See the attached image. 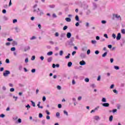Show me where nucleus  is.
<instances>
[{"label": "nucleus", "instance_id": "1", "mask_svg": "<svg viewBox=\"0 0 125 125\" xmlns=\"http://www.w3.org/2000/svg\"><path fill=\"white\" fill-rule=\"evenodd\" d=\"M37 12V14L38 15H40V16H42L43 14V12H42V11L41 10L40 8L38 9V11H37L36 9H34L33 10V12Z\"/></svg>", "mask_w": 125, "mask_h": 125}, {"label": "nucleus", "instance_id": "2", "mask_svg": "<svg viewBox=\"0 0 125 125\" xmlns=\"http://www.w3.org/2000/svg\"><path fill=\"white\" fill-rule=\"evenodd\" d=\"M10 74V71L9 70H5V72L3 73V75L4 77H7Z\"/></svg>", "mask_w": 125, "mask_h": 125}, {"label": "nucleus", "instance_id": "3", "mask_svg": "<svg viewBox=\"0 0 125 125\" xmlns=\"http://www.w3.org/2000/svg\"><path fill=\"white\" fill-rule=\"evenodd\" d=\"M113 17H115V18H117L118 19V20H120V21L122 20V18H121V16H118V14H114L113 15Z\"/></svg>", "mask_w": 125, "mask_h": 125}, {"label": "nucleus", "instance_id": "4", "mask_svg": "<svg viewBox=\"0 0 125 125\" xmlns=\"http://www.w3.org/2000/svg\"><path fill=\"white\" fill-rule=\"evenodd\" d=\"M121 38H122V35H121V33H118L117 37H116L117 41H120V40H121Z\"/></svg>", "mask_w": 125, "mask_h": 125}, {"label": "nucleus", "instance_id": "5", "mask_svg": "<svg viewBox=\"0 0 125 125\" xmlns=\"http://www.w3.org/2000/svg\"><path fill=\"white\" fill-rule=\"evenodd\" d=\"M104 107H109L110 106V104L108 103H105L102 104Z\"/></svg>", "mask_w": 125, "mask_h": 125}, {"label": "nucleus", "instance_id": "6", "mask_svg": "<svg viewBox=\"0 0 125 125\" xmlns=\"http://www.w3.org/2000/svg\"><path fill=\"white\" fill-rule=\"evenodd\" d=\"M30 47L29 46H27L24 48V50L25 52L27 51V50H30Z\"/></svg>", "mask_w": 125, "mask_h": 125}, {"label": "nucleus", "instance_id": "7", "mask_svg": "<svg viewBox=\"0 0 125 125\" xmlns=\"http://www.w3.org/2000/svg\"><path fill=\"white\" fill-rule=\"evenodd\" d=\"M79 63L81 66H83V65H85V62H84V61H82L80 62Z\"/></svg>", "mask_w": 125, "mask_h": 125}, {"label": "nucleus", "instance_id": "8", "mask_svg": "<svg viewBox=\"0 0 125 125\" xmlns=\"http://www.w3.org/2000/svg\"><path fill=\"white\" fill-rule=\"evenodd\" d=\"M66 36L68 39H70V38H71V37L72 36V34H71V33L68 32L66 34Z\"/></svg>", "mask_w": 125, "mask_h": 125}, {"label": "nucleus", "instance_id": "9", "mask_svg": "<svg viewBox=\"0 0 125 125\" xmlns=\"http://www.w3.org/2000/svg\"><path fill=\"white\" fill-rule=\"evenodd\" d=\"M80 57L81 58L83 59V58H85V54H83V53H81L80 54Z\"/></svg>", "mask_w": 125, "mask_h": 125}, {"label": "nucleus", "instance_id": "10", "mask_svg": "<svg viewBox=\"0 0 125 125\" xmlns=\"http://www.w3.org/2000/svg\"><path fill=\"white\" fill-rule=\"evenodd\" d=\"M72 65H73V63H72L71 62H68L67 63V66L68 67H71L72 66Z\"/></svg>", "mask_w": 125, "mask_h": 125}, {"label": "nucleus", "instance_id": "11", "mask_svg": "<svg viewBox=\"0 0 125 125\" xmlns=\"http://www.w3.org/2000/svg\"><path fill=\"white\" fill-rule=\"evenodd\" d=\"M53 54V52L52 51H50L47 53V55L48 56H50Z\"/></svg>", "mask_w": 125, "mask_h": 125}, {"label": "nucleus", "instance_id": "12", "mask_svg": "<svg viewBox=\"0 0 125 125\" xmlns=\"http://www.w3.org/2000/svg\"><path fill=\"white\" fill-rule=\"evenodd\" d=\"M65 21H66V22H71V20L70 18H65Z\"/></svg>", "mask_w": 125, "mask_h": 125}, {"label": "nucleus", "instance_id": "13", "mask_svg": "<svg viewBox=\"0 0 125 125\" xmlns=\"http://www.w3.org/2000/svg\"><path fill=\"white\" fill-rule=\"evenodd\" d=\"M12 44V45H13V46H14V45H17V44H18L17 42L13 41Z\"/></svg>", "mask_w": 125, "mask_h": 125}, {"label": "nucleus", "instance_id": "14", "mask_svg": "<svg viewBox=\"0 0 125 125\" xmlns=\"http://www.w3.org/2000/svg\"><path fill=\"white\" fill-rule=\"evenodd\" d=\"M69 45H70V46H74V45H75V44H74V43H73V42H70L68 43Z\"/></svg>", "mask_w": 125, "mask_h": 125}, {"label": "nucleus", "instance_id": "15", "mask_svg": "<svg viewBox=\"0 0 125 125\" xmlns=\"http://www.w3.org/2000/svg\"><path fill=\"white\" fill-rule=\"evenodd\" d=\"M87 47L86 46L83 47L82 49V51H85V50H87Z\"/></svg>", "mask_w": 125, "mask_h": 125}, {"label": "nucleus", "instance_id": "16", "mask_svg": "<svg viewBox=\"0 0 125 125\" xmlns=\"http://www.w3.org/2000/svg\"><path fill=\"white\" fill-rule=\"evenodd\" d=\"M47 61L49 63H50V62H51V61H52V57H50V58H48Z\"/></svg>", "mask_w": 125, "mask_h": 125}, {"label": "nucleus", "instance_id": "17", "mask_svg": "<svg viewBox=\"0 0 125 125\" xmlns=\"http://www.w3.org/2000/svg\"><path fill=\"white\" fill-rule=\"evenodd\" d=\"M75 20H76L77 21H80V18H79V16L76 15L75 16Z\"/></svg>", "mask_w": 125, "mask_h": 125}, {"label": "nucleus", "instance_id": "18", "mask_svg": "<svg viewBox=\"0 0 125 125\" xmlns=\"http://www.w3.org/2000/svg\"><path fill=\"white\" fill-rule=\"evenodd\" d=\"M71 55V54L68 53V55L65 57V59H69L70 58V56Z\"/></svg>", "mask_w": 125, "mask_h": 125}, {"label": "nucleus", "instance_id": "19", "mask_svg": "<svg viewBox=\"0 0 125 125\" xmlns=\"http://www.w3.org/2000/svg\"><path fill=\"white\" fill-rule=\"evenodd\" d=\"M30 102L33 107H36V104H35V102H33V101H30Z\"/></svg>", "mask_w": 125, "mask_h": 125}, {"label": "nucleus", "instance_id": "20", "mask_svg": "<svg viewBox=\"0 0 125 125\" xmlns=\"http://www.w3.org/2000/svg\"><path fill=\"white\" fill-rule=\"evenodd\" d=\"M107 56V52H104L103 55H102V57H106Z\"/></svg>", "mask_w": 125, "mask_h": 125}, {"label": "nucleus", "instance_id": "21", "mask_svg": "<svg viewBox=\"0 0 125 125\" xmlns=\"http://www.w3.org/2000/svg\"><path fill=\"white\" fill-rule=\"evenodd\" d=\"M114 69H115V70H119L120 69V67L117 66V65H115L114 66Z\"/></svg>", "mask_w": 125, "mask_h": 125}, {"label": "nucleus", "instance_id": "22", "mask_svg": "<svg viewBox=\"0 0 125 125\" xmlns=\"http://www.w3.org/2000/svg\"><path fill=\"white\" fill-rule=\"evenodd\" d=\"M109 122H112V121H113V115H111L110 117H109Z\"/></svg>", "mask_w": 125, "mask_h": 125}, {"label": "nucleus", "instance_id": "23", "mask_svg": "<svg viewBox=\"0 0 125 125\" xmlns=\"http://www.w3.org/2000/svg\"><path fill=\"white\" fill-rule=\"evenodd\" d=\"M68 29V26L66 25H65L63 28V31H66V30H67Z\"/></svg>", "mask_w": 125, "mask_h": 125}, {"label": "nucleus", "instance_id": "24", "mask_svg": "<svg viewBox=\"0 0 125 125\" xmlns=\"http://www.w3.org/2000/svg\"><path fill=\"white\" fill-rule=\"evenodd\" d=\"M102 102H107V100H106V98H103L102 100Z\"/></svg>", "mask_w": 125, "mask_h": 125}, {"label": "nucleus", "instance_id": "25", "mask_svg": "<svg viewBox=\"0 0 125 125\" xmlns=\"http://www.w3.org/2000/svg\"><path fill=\"white\" fill-rule=\"evenodd\" d=\"M16 50V48L15 47H13L11 48V51H15Z\"/></svg>", "mask_w": 125, "mask_h": 125}, {"label": "nucleus", "instance_id": "26", "mask_svg": "<svg viewBox=\"0 0 125 125\" xmlns=\"http://www.w3.org/2000/svg\"><path fill=\"white\" fill-rule=\"evenodd\" d=\"M42 117H43V115H42V114L39 113V118H40L41 119V118H42Z\"/></svg>", "mask_w": 125, "mask_h": 125}, {"label": "nucleus", "instance_id": "27", "mask_svg": "<svg viewBox=\"0 0 125 125\" xmlns=\"http://www.w3.org/2000/svg\"><path fill=\"white\" fill-rule=\"evenodd\" d=\"M65 35L66 34L65 33H62L61 34V38H64L65 37Z\"/></svg>", "mask_w": 125, "mask_h": 125}, {"label": "nucleus", "instance_id": "28", "mask_svg": "<svg viewBox=\"0 0 125 125\" xmlns=\"http://www.w3.org/2000/svg\"><path fill=\"white\" fill-rule=\"evenodd\" d=\"M90 86L91 87H92V88L96 87V86H95V84H92L90 85Z\"/></svg>", "mask_w": 125, "mask_h": 125}, {"label": "nucleus", "instance_id": "29", "mask_svg": "<svg viewBox=\"0 0 125 125\" xmlns=\"http://www.w3.org/2000/svg\"><path fill=\"white\" fill-rule=\"evenodd\" d=\"M112 38H113V39H116V38H117V36H116V34H115V33L112 34Z\"/></svg>", "mask_w": 125, "mask_h": 125}, {"label": "nucleus", "instance_id": "30", "mask_svg": "<svg viewBox=\"0 0 125 125\" xmlns=\"http://www.w3.org/2000/svg\"><path fill=\"white\" fill-rule=\"evenodd\" d=\"M121 33L122 34H123L124 35H125V29H123L121 30Z\"/></svg>", "mask_w": 125, "mask_h": 125}, {"label": "nucleus", "instance_id": "31", "mask_svg": "<svg viewBox=\"0 0 125 125\" xmlns=\"http://www.w3.org/2000/svg\"><path fill=\"white\" fill-rule=\"evenodd\" d=\"M94 119H95L96 121H98V120H99L100 118H99V116H95V117H94Z\"/></svg>", "mask_w": 125, "mask_h": 125}, {"label": "nucleus", "instance_id": "32", "mask_svg": "<svg viewBox=\"0 0 125 125\" xmlns=\"http://www.w3.org/2000/svg\"><path fill=\"white\" fill-rule=\"evenodd\" d=\"M91 43L93 44H95V43H96V41H95V40H92L91 41Z\"/></svg>", "mask_w": 125, "mask_h": 125}, {"label": "nucleus", "instance_id": "33", "mask_svg": "<svg viewBox=\"0 0 125 125\" xmlns=\"http://www.w3.org/2000/svg\"><path fill=\"white\" fill-rule=\"evenodd\" d=\"M84 81L86 83H88V82H89V79H88V78H86L84 79Z\"/></svg>", "mask_w": 125, "mask_h": 125}, {"label": "nucleus", "instance_id": "34", "mask_svg": "<svg viewBox=\"0 0 125 125\" xmlns=\"http://www.w3.org/2000/svg\"><path fill=\"white\" fill-rule=\"evenodd\" d=\"M15 90V89H14V88H11L10 89V91L11 92H14Z\"/></svg>", "mask_w": 125, "mask_h": 125}, {"label": "nucleus", "instance_id": "35", "mask_svg": "<svg viewBox=\"0 0 125 125\" xmlns=\"http://www.w3.org/2000/svg\"><path fill=\"white\" fill-rule=\"evenodd\" d=\"M113 91L114 93H116V94H118V93H119V92H118V90H116V89L113 90Z\"/></svg>", "mask_w": 125, "mask_h": 125}, {"label": "nucleus", "instance_id": "36", "mask_svg": "<svg viewBox=\"0 0 125 125\" xmlns=\"http://www.w3.org/2000/svg\"><path fill=\"white\" fill-rule=\"evenodd\" d=\"M56 117H57V118H59V117H60V113L59 112L56 113Z\"/></svg>", "mask_w": 125, "mask_h": 125}, {"label": "nucleus", "instance_id": "37", "mask_svg": "<svg viewBox=\"0 0 125 125\" xmlns=\"http://www.w3.org/2000/svg\"><path fill=\"white\" fill-rule=\"evenodd\" d=\"M49 6L50 7V8H54L55 7V5H50Z\"/></svg>", "mask_w": 125, "mask_h": 125}, {"label": "nucleus", "instance_id": "38", "mask_svg": "<svg viewBox=\"0 0 125 125\" xmlns=\"http://www.w3.org/2000/svg\"><path fill=\"white\" fill-rule=\"evenodd\" d=\"M63 51H62V50H61V51H60V55L61 56H62V55H63Z\"/></svg>", "mask_w": 125, "mask_h": 125}, {"label": "nucleus", "instance_id": "39", "mask_svg": "<svg viewBox=\"0 0 125 125\" xmlns=\"http://www.w3.org/2000/svg\"><path fill=\"white\" fill-rule=\"evenodd\" d=\"M26 108H27V110L31 108V106L30 105V104H28L27 105L25 106Z\"/></svg>", "mask_w": 125, "mask_h": 125}, {"label": "nucleus", "instance_id": "40", "mask_svg": "<svg viewBox=\"0 0 125 125\" xmlns=\"http://www.w3.org/2000/svg\"><path fill=\"white\" fill-rule=\"evenodd\" d=\"M3 20H4L5 21H6V20H8V18H7V17H6V16H4L3 17Z\"/></svg>", "mask_w": 125, "mask_h": 125}, {"label": "nucleus", "instance_id": "41", "mask_svg": "<svg viewBox=\"0 0 125 125\" xmlns=\"http://www.w3.org/2000/svg\"><path fill=\"white\" fill-rule=\"evenodd\" d=\"M29 62V59L28 58H26L25 60V62L28 63Z\"/></svg>", "mask_w": 125, "mask_h": 125}, {"label": "nucleus", "instance_id": "42", "mask_svg": "<svg viewBox=\"0 0 125 125\" xmlns=\"http://www.w3.org/2000/svg\"><path fill=\"white\" fill-rule=\"evenodd\" d=\"M22 69H23V66H22V65H20L19 67V69L20 70V71H21Z\"/></svg>", "mask_w": 125, "mask_h": 125}, {"label": "nucleus", "instance_id": "43", "mask_svg": "<svg viewBox=\"0 0 125 125\" xmlns=\"http://www.w3.org/2000/svg\"><path fill=\"white\" fill-rule=\"evenodd\" d=\"M18 122L19 123V124H21V123H22V120H21V119H19L18 120Z\"/></svg>", "mask_w": 125, "mask_h": 125}, {"label": "nucleus", "instance_id": "44", "mask_svg": "<svg viewBox=\"0 0 125 125\" xmlns=\"http://www.w3.org/2000/svg\"><path fill=\"white\" fill-rule=\"evenodd\" d=\"M5 62H6V63H7V64L9 63V62H9V59H6V61H5Z\"/></svg>", "mask_w": 125, "mask_h": 125}, {"label": "nucleus", "instance_id": "45", "mask_svg": "<svg viewBox=\"0 0 125 125\" xmlns=\"http://www.w3.org/2000/svg\"><path fill=\"white\" fill-rule=\"evenodd\" d=\"M58 108H59V109L62 108V104H59L58 105Z\"/></svg>", "mask_w": 125, "mask_h": 125}, {"label": "nucleus", "instance_id": "46", "mask_svg": "<svg viewBox=\"0 0 125 125\" xmlns=\"http://www.w3.org/2000/svg\"><path fill=\"white\" fill-rule=\"evenodd\" d=\"M114 86H115V85L114 84H112L111 85V86L110 87V88L111 89H112L114 88Z\"/></svg>", "mask_w": 125, "mask_h": 125}, {"label": "nucleus", "instance_id": "47", "mask_svg": "<svg viewBox=\"0 0 125 125\" xmlns=\"http://www.w3.org/2000/svg\"><path fill=\"white\" fill-rule=\"evenodd\" d=\"M42 125H45V120H42Z\"/></svg>", "mask_w": 125, "mask_h": 125}, {"label": "nucleus", "instance_id": "48", "mask_svg": "<svg viewBox=\"0 0 125 125\" xmlns=\"http://www.w3.org/2000/svg\"><path fill=\"white\" fill-rule=\"evenodd\" d=\"M2 13H3V14H5V13H6V10L5 9H3L2 11Z\"/></svg>", "mask_w": 125, "mask_h": 125}, {"label": "nucleus", "instance_id": "49", "mask_svg": "<svg viewBox=\"0 0 125 125\" xmlns=\"http://www.w3.org/2000/svg\"><path fill=\"white\" fill-rule=\"evenodd\" d=\"M7 41L8 42H12V41H13V40L12 39L8 38V39H7Z\"/></svg>", "mask_w": 125, "mask_h": 125}, {"label": "nucleus", "instance_id": "50", "mask_svg": "<svg viewBox=\"0 0 125 125\" xmlns=\"http://www.w3.org/2000/svg\"><path fill=\"white\" fill-rule=\"evenodd\" d=\"M32 73H36V69L34 68L31 70Z\"/></svg>", "mask_w": 125, "mask_h": 125}, {"label": "nucleus", "instance_id": "51", "mask_svg": "<svg viewBox=\"0 0 125 125\" xmlns=\"http://www.w3.org/2000/svg\"><path fill=\"white\" fill-rule=\"evenodd\" d=\"M46 100V98L45 96L42 97V101L44 102Z\"/></svg>", "mask_w": 125, "mask_h": 125}, {"label": "nucleus", "instance_id": "52", "mask_svg": "<svg viewBox=\"0 0 125 125\" xmlns=\"http://www.w3.org/2000/svg\"><path fill=\"white\" fill-rule=\"evenodd\" d=\"M63 113L65 115H66V116H68V112H67L66 110H64Z\"/></svg>", "mask_w": 125, "mask_h": 125}, {"label": "nucleus", "instance_id": "53", "mask_svg": "<svg viewBox=\"0 0 125 125\" xmlns=\"http://www.w3.org/2000/svg\"><path fill=\"white\" fill-rule=\"evenodd\" d=\"M40 59L42 60V61H43V60L44 59V57L43 56L40 57Z\"/></svg>", "mask_w": 125, "mask_h": 125}, {"label": "nucleus", "instance_id": "54", "mask_svg": "<svg viewBox=\"0 0 125 125\" xmlns=\"http://www.w3.org/2000/svg\"><path fill=\"white\" fill-rule=\"evenodd\" d=\"M35 59H36V56H33L31 58V60H35Z\"/></svg>", "mask_w": 125, "mask_h": 125}, {"label": "nucleus", "instance_id": "55", "mask_svg": "<svg viewBox=\"0 0 125 125\" xmlns=\"http://www.w3.org/2000/svg\"><path fill=\"white\" fill-rule=\"evenodd\" d=\"M104 38H105L106 39H108V35H107V34H104Z\"/></svg>", "mask_w": 125, "mask_h": 125}, {"label": "nucleus", "instance_id": "56", "mask_svg": "<svg viewBox=\"0 0 125 125\" xmlns=\"http://www.w3.org/2000/svg\"><path fill=\"white\" fill-rule=\"evenodd\" d=\"M36 39V37L35 36H32V38H30V40L32 41L33 40Z\"/></svg>", "mask_w": 125, "mask_h": 125}, {"label": "nucleus", "instance_id": "57", "mask_svg": "<svg viewBox=\"0 0 125 125\" xmlns=\"http://www.w3.org/2000/svg\"><path fill=\"white\" fill-rule=\"evenodd\" d=\"M5 117V115L3 114H1L0 115V118H4Z\"/></svg>", "mask_w": 125, "mask_h": 125}, {"label": "nucleus", "instance_id": "58", "mask_svg": "<svg viewBox=\"0 0 125 125\" xmlns=\"http://www.w3.org/2000/svg\"><path fill=\"white\" fill-rule=\"evenodd\" d=\"M87 55L90 54V50L89 49H88L87 51Z\"/></svg>", "mask_w": 125, "mask_h": 125}, {"label": "nucleus", "instance_id": "59", "mask_svg": "<svg viewBox=\"0 0 125 125\" xmlns=\"http://www.w3.org/2000/svg\"><path fill=\"white\" fill-rule=\"evenodd\" d=\"M17 22V19H14L13 20V23H15Z\"/></svg>", "mask_w": 125, "mask_h": 125}, {"label": "nucleus", "instance_id": "60", "mask_svg": "<svg viewBox=\"0 0 125 125\" xmlns=\"http://www.w3.org/2000/svg\"><path fill=\"white\" fill-rule=\"evenodd\" d=\"M95 54H99V51H98V50H96L95 51Z\"/></svg>", "mask_w": 125, "mask_h": 125}, {"label": "nucleus", "instance_id": "61", "mask_svg": "<svg viewBox=\"0 0 125 125\" xmlns=\"http://www.w3.org/2000/svg\"><path fill=\"white\" fill-rule=\"evenodd\" d=\"M74 40H75V38H74V37H72L71 38L70 42H73L74 41Z\"/></svg>", "mask_w": 125, "mask_h": 125}, {"label": "nucleus", "instance_id": "62", "mask_svg": "<svg viewBox=\"0 0 125 125\" xmlns=\"http://www.w3.org/2000/svg\"><path fill=\"white\" fill-rule=\"evenodd\" d=\"M106 21H104V20L102 21V24H106Z\"/></svg>", "mask_w": 125, "mask_h": 125}, {"label": "nucleus", "instance_id": "63", "mask_svg": "<svg viewBox=\"0 0 125 125\" xmlns=\"http://www.w3.org/2000/svg\"><path fill=\"white\" fill-rule=\"evenodd\" d=\"M57 88H58V89H59V90H60V89H61V86H60V85H58V86H57Z\"/></svg>", "mask_w": 125, "mask_h": 125}, {"label": "nucleus", "instance_id": "64", "mask_svg": "<svg viewBox=\"0 0 125 125\" xmlns=\"http://www.w3.org/2000/svg\"><path fill=\"white\" fill-rule=\"evenodd\" d=\"M121 41H122V42L123 44H124V43H125V39H122Z\"/></svg>", "mask_w": 125, "mask_h": 125}]
</instances>
